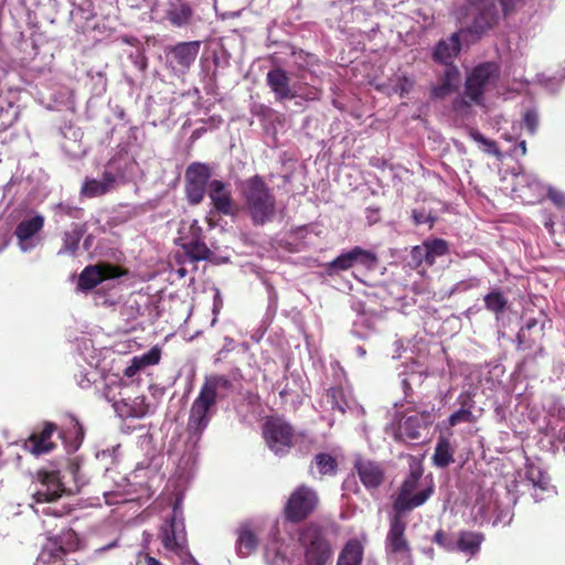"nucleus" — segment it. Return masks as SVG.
I'll list each match as a JSON object with an SVG mask.
<instances>
[{"label":"nucleus","instance_id":"nucleus-1","mask_svg":"<svg viewBox=\"0 0 565 565\" xmlns=\"http://www.w3.org/2000/svg\"><path fill=\"white\" fill-rule=\"evenodd\" d=\"M232 385L231 380L225 375L205 377L198 397L191 405L186 424L189 440L193 445L201 440L203 431L207 428L220 392L230 390Z\"/></svg>","mask_w":565,"mask_h":565},{"label":"nucleus","instance_id":"nucleus-2","mask_svg":"<svg viewBox=\"0 0 565 565\" xmlns=\"http://www.w3.org/2000/svg\"><path fill=\"white\" fill-rule=\"evenodd\" d=\"M238 190L254 225L262 226L274 220L277 211L276 198L263 177L255 174L241 181Z\"/></svg>","mask_w":565,"mask_h":565},{"label":"nucleus","instance_id":"nucleus-3","mask_svg":"<svg viewBox=\"0 0 565 565\" xmlns=\"http://www.w3.org/2000/svg\"><path fill=\"white\" fill-rule=\"evenodd\" d=\"M424 469L420 465L411 466V469L401 483L393 501V512L408 513L422 507L435 492L433 479L423 478Z\"/></svg>","mask_w":565,"mask_h":565},{"label":"nucleus","instance_id":"nucleus-4","mask_svg":"<svg viewBox=\"0 0 565 565\" xmlns=\"http://www.w3.org/2000/svg\"><path fill=\"white\" fill-rule=\"evenodd\" d=\"M498 77L499 67L497 64L487 62L476 66L466 77L463 95L454 99V110L467 113L471 104L482 105L486 89L494 85Z\"/></svg>","mask_w":565,"mask_h":565},{"label":"nucleus","instance_id":"nucleus-5","mask_svg":"<svg viewBox=\"0 0 565 565\" xmlns=\"http://www.w3.org/2000/svg\"><path fill=\"white\" fill-rule=\"evenodd\" d=\"M298 543L303 550L305 565H328L333 550L323 526L309 522L298 530Z\"/></svg>","mask_w":565,"mask_h":565},{"label":"nucleus","instance_id":"nucleus-6","mask_svg":"<svg viewBox=\"0 0 565 565\" xmlns=\"http://www.w3.org/2000/svg\"><path fill=\"white\" fill-rule=\"evenodd\" d=\"M379 266V257L375 252L365 249L361 246H354L343 250L337 258L327 266L329 275H335L341 271L353 269V277L359 282H365L360 274L375 270Z\"/></svg>","mask_w":565,"mask_h":565},{"label":"nucleus","instance_id":"nucleus-7","mask_svg":"<svg viewBox=\"0 0 565 565\" xmlns=\"http://www.w3.org/2000/svg\"><path fill=\"white\" fill-rule=\"evenodd\" d=\"M79 546V539L72 529L63 530L58 535L50 537L41 551L35 565H76L68 554Z\"/></svg>","mask_w":565,"mask_h":565},{"label":"nucleus","instance_id":"nucleus-8","mask_svg":"<svg viewBox=\"0 0 565 565\" xmlns=\"http://www.w3.org/2000/svg\"><path fill=\"white\" fill-rule=\"evenodd\" d=\"M318 492L307 484L297 486L288 495L282 509L284 518L290 523H301L319 508Z\"/></svg>","mask_w":565,"mask_h":565},{"label":"nucleus","instance_id":"nucleus-9","mask_svg":"<svg viewBox=\"0 0 565 565\" xmlns=\"http://www.w3.org/2000/svg\"><path fill=\"white\" fill-rule=\"evenodd\" d=\"M159 539L167 551L173 552L181 558H190L195 565H198L188 551L184 519L178 503L173 505L170 519H168L161 526Z\"/></svg>","mask_w":565,"mask_h":565},{"label":"nucleus","instance_id":"nucleus-10","mask_svg":"<svg viewBox=\"0 0 565 565\" xmlns=\"http://www.w3.org/2000/svg\"><path fill=\"white\" fill-rule=\"evenodd\" d=\"M263 436L268 448L276 455H286L296 444V431L290 423L279 416L267 417Z\"/></svg>","mask_w":565,"mask_h":565},{"label":"nucleus","instance_id":"nucleus-11","mask_svg":"<svg viewBox=\"0 0 565 565\" xmlns=\"http://www.w3.org/2000/svg\"><path fill=\"white\" fill-rule=\"evenodd\" d=\"M162 19L171 28L179 30H192L203 21L199 4L189 0H167Z\"/></svg>","mask_w":565,"mask_h":565},{"label":"nucleus","instance_id":"nucleus-12","mask_svg":"<svg viewBox=\"0 0 565 565\" xmlns=\"http://www.w3.org/2000/svg\"><path fill=\"white\" fill-rule=\"evenodd\" d=\"M177 242L192 260H207L213 255L202 241V228L198 225L196 221L189 225L186 232L184 226L181 227Z\"/></svg>","mask_w":565,"mask_h":565},{"label":"nucleus","instance_id":"nucleus-13","mask_svg":"<svg viewBox=\"0 0 565 565\" xmlns=\"http://www.w3.org/2000/svg\"><path fill=\"white\" fill-rule=\"evenodd\" d=\"M44 216L34 213L23 218L15 227L14 235L23 253H29L41 243L40 232L44 227Z\"/></svg>","mask_w":565,"mask_h":565},{"label":"nucleus","instance_id":"nucleus-14","mask_svg":"<svg viewBox=\"0 0 565 565\" xmlns=\"http://www.w3.org/2000/svg\"><path fill=\"white\" fill-rule=\"evenodd\" d=\"M406 513L393 512L390 518V529L385 539V550L391 554H401L406 557L411 556V545L405 535L406 522L404 516Z\"/></svg>","mask_w":565,"mask_h":565},{"label":"nucleus","instance_id":"nucleus-15","mask_svg":"<svg viewBox=\"0 0 565 565\" xmlns=\"http://www.w3.org/2000/svg\"><path fill=\"white\" fill-rule=\"evenodd\" d=\"M200 49L201 41L179 42L167 49V62L174 71L185 73L194 63Z\"/></svg>","mask_w":565,"mask_h":565},{"label":"nucleus","instance_id":"nucleus-16","mask_svg":"<svg viewBox=\"0 0 565 565\" xmlns=\"http://www.w3.org/2000/svg\"><path fill=\"white\" fill-rule=\"evenodd\" d=\"M56 431L57 426L54 423L44 422L41 427L35 428L24 440V450L36 457L50 454L56 448V444L52 439L53 434Z\"/></svg>","mask_w":565,"mask_h":565},{"label":"nucleus","instance_id":"nucleus-17","mask_svg":"<svg viewBox=\"0 0 565 565\" xmlns=\"http://www.w3.org/2000/svg\"><path fill=\"white\" fill-rule=\"evenodd\" d=\"M38 481L39 486L33 493L36 503L56 501L65 492L58 471H39Z\"/></svg>","mask_w":565,"mask_h":565},{"label":"nucleus","instance_id":"nucleus-18","mask_svg":"<svg viewBox=\"0 0 565 565\" xmlns=\"http://www.w3.org/2000/svg\"><path fill=\"white\" fill-rule=\"evenodd\" d=\"M207 195L217 213L231 216L236 214L237 206L234 202L230 184L222 180H211L209 183Z\"/></svg>","mask_w":565,"mask_h":565},{"label":"nucleus","instance_id":"nucleus-19","mask_svg":"<svg viewBox=\"0 0 565 565\" xmlns=\"http://www.w3.org/2000/svg\"><path fill=\"white\" fill-rule=\"evenodd\" d=\"M129 278V271L110 263L100 262L86 266L81 273L77 282H104L105 280Z\"/></svg>","mask_w":565,"mask_h":565},{"label":"nucleus","instance_id":"nucleus-20","mask_svg":"<svg viewBox=\"0 0 565 565\" xmlns=\"http://www.w3.org/2000/svg\"><path fill=\"white\" fill-rule=\"evenodd\" d=\"M499 19V11L493 0H479L473 4V20L470 31L482 34L491 29Z\"/></svg>","mask_w":565,"mask_h":565},{"label":"nucleus","instance_id":"nucleus-21","mask_svg":"<svg viewBox=\"0 0 565 565\" xmlns=\"http://www.w3.org/2000/svg\"><path fill=\"white\" fill-rule=\"evenodd\" d=\"M266 84L275 96L276 102H284L297 97L290 86V78L281 67H275L267 72Z\"/></svg>","mask_w":565,"mask_h":565},{"label":"nucleus","instance_id":"nucleus-22","mask_svg":"<svg viewBox=\"0 0 565 565\" xmlns=\"http://www.w3.org/2000/svg\"><path fill=\"white\" fill-rule=\"evenodd\" d=\"M523 486L530 492L535 502L545 500L553 492L550 478L540 469H535L533 467L526 470Z\"/></svg>","mask_w":565,"mask_h":565},{"label":"nucleus","instance_id":"nucleus-23","mask_svg":"<svg viewBox=\"0 0 565 565\" xmlns=\"http://www.w3.org/2000/svg\"><path fill=\"white\" fill-rule=\"evenodd\" d=\"M354 469L367 490H375L384 482V469L375 461L359 459L354 462Z\"/></svg>","mask_w":565,"mask_h":565},{"label":"nucleus","instance_id":"nucleus-24","mask_svg":"<svg viewBox=\"0 0 565 565\" xmlns=\"http://www.w3.org/2000/svg\"><path fill=\"white\" fill-rule=\"evenodd\" d=\"M461 83V75L456 65L445 66L444 74L438 83L431 88V96L437 99H444L455 93Z\"/></svg>","mask_w":565,"mask_h":565},{"label":"nucleus","instance_id":"nucleus-25","mask_svg":"<svg viewBox=\"0 0 565 565\" xmlns=\"http://www.w3.org/2000/svg\"><path fill=\"white\" fill-rule=\"evenodd\" d=\"M544 337V323H539L535 318L526 321L518 333L519 348L522 350L539 348L542 351L541 341Z\"/></svg>","mask_w":565,"mask_h":565},{"label":"nucleus","instance_id":"nucleus-26","mask_svg":"<svg viewBox=\"0 0 565 565\" xmlns=\"http://www.w3.org/2000/svg\"><path fill=\"white\" fill-rule=\"evenodd\" d=\"M116 180V175L106 170L100 180L87 178L82 185L81 194L87 198L104 195L115 188Z\"/></svg>","mask_w":565,"mask_h":565},{"label":"nucleus","instance_id":"nucleus-27","mask_svg":"<svg viewBox=\"0 0 565 565\" xmlns=\"http://www.w3.org/2000/svg\"><path fill=\"white\" fill-rule=\"evenodd\" d=\"M76 291L90 295L96 306H113L119 300L115 285L108 287L100 285H77Z\"/></svg>","mask_w":565,"mask_h":565},{"label":"nucleus","instance_id":"nucleus-28","mask_svg":"<svg viewBox=\"0 0 565 565\" xmlns=\"http://www.w3.org/2000/svg\"><path fill=\"white\" fill-rule=\"evenodd\" d=\"M460 52L458 33H452L448 39L440 40L433 53L434 61L447 65H454L452 61Z\"/></svg>","mask_w":565,"mask_h":565},{"label":"nucleus","instance_id":"nucleus-29","mask_svg":"<svg viewBox=\"0 0 565 565\" xmlns=\"http://www.w3.org/2000/svg\"><path fill=\"white\" fill-rule=\"evenodd\" d=\"M428 423L425 422V415H411L406 417L398 426L396 437L403 440H418L422 431L426 429Z\"/></svg>","mask_w":565,"mask_h":565},{"label":"nucleus","instance_id":"nucleus-30","mask_svg":"<svg viewBox=\"0 0 565 565\" xmlns=\"http://www.w3.org/2000/svg\"><path fill=\"white\" fill-rule=\"evenodd\" d=\"M86 224L73 223L71 230L63 232L62 246L58 255H75L78 249L79 242L86 233Z\"/></svg>","mask_w":565,"mask_h":565},{"label":"nucleus","instance_id":"nucleus-31","mask_svg":"<svg viewBox=\"0 0 565 565\" xmlns=\"http://www.w3.org/2000/svg\"><path fill=\"white\" fill-rule=\"evenodd\" d=\"M363 547L358 540H350L341 551L337 565H361Z\"/></svg>","mask_w":565,"mask_h":565},{"label":"nucleus","instance_id":"nucleus-32","mask_svg":"<svg viewBox=\"0 0 565 565\" xmlns=\"http://www.w3.org/2000/svg\"><path fill=\"white\" fill-rule=\"evenodd\" d=\"M455 461L454 449L448 438L440 437L436 444L433 462L438 468H446Z\"/></svg>","mask_w":565,"mask_h":565},{"label":"nucleus","instance_id":"nucleus-33","mask_svg":"<svg viewBox=\"0 0 565 565\" xmlns=\"http://www.w3.org/2000/svg\"><path fill=\"white\" fill-rule=\"evenodd\" d=\"M483 539V534L481 533L462 531L459 533L457 547L463 553L475 555L479 552Z\"/></svg>","mask_w":565,"mask_h":565},{"label":"nucleus","instance_id":"nucleus-34","mask_svg":"<svg viewBox=\"0 0 565 565\" xmlns=\"http://www.w3.org/2000/svg\"><path fill=\"white\" fill-rule=\"evenodd\" d=\"M236 545H237L238 554L241 556H248L254 551H256V548L258 546V540L249 526H247V525L241 526V529L238 531V537H237Z\"/></svg>","mask_w":565,"mask_h":565},{"label":"nucleus","instance_id":"nucleus-35","mask_svg":"<svg viewBox=\"0 0 565 565\" xmlns=\"http://www.w3.org/2000/svg\"><path fill=\"white\" fill-rule=\"evenodd\" d=\"M211 174V169L207 164L193 162L185 170V181L203 184L209 188Z\"/></svg>","mask_w":565,"mask_h":565},{"label":"nucleus","instance_id":"nucleus-36","mask_svg":"<svg viewBox=\"0 0 565 565\" xmlns=\"http://www.w3.org/2000/svg\"><path fill=\"white\" fill-rule=\"evenodd\" d=\"M313 463L318 468L319 475L321 477L324 476H334L338 470V461L337 459L327 452H319L313 458Z\"/></svg>","mask_w":565,"mask_h":565},{"label":"nucleus","instance_id":"nucleus-37","mask_svg":"<svg viewBox=\"0 0 565 565\" xmlns=\"http://www.w3.org/2000/svg\"><path fill=\"white\" fill-rule=\"evenodd\" d=\"M424 243L428 253V265H433L438 257L449 253V244L443 238H427Z\"/></svg>","mask_w":565,"mask_h":565},{"label":"nucleus","instance_id":"nucleus-38","mask_svg":"<svg viewBox=\"0 0 565 565\" xmlns=\"http://www.w3.org/2000/svg\"><path fill=\"white\" fill-rule=\"evenodd\" d=\"M52 210L54 212V216L56 217V221H60L65 216L74 218V220H79L84 214V211L82 207L72 205L68 202L56 203L52 206Z\"/></svg>","mask_w":565,"mask_h":565},{"label":"nucleus","instance_id":"nucleus-39","mask_svg":"<svg viewBox=\"0 0 565 565\" xmlns=\"http://www.w3.org/2000/svg\"><path fill=\"white\" fill-rule=\"evenodd\" d=\"M328 403H330L332 409L339 411L344 414L348 407L347 399L344 397L343 390L341 387H331L327 392Z\"/></svg>","mask_w":565,"mask_h":565},{"label":"nucleus","instance_id":"nucleus-40","mask_svg":"<svg viewBox=\"0 0 565 565\" xmlns=\"http://www.w3.org/2000/svg\"><path fill=\"white\" fill-rule=\"evenodd\" d=\"M484 303L487 309L499 313L504 311L508 299L501 291L495 290L484 297Z\"/></svg>","mask_w":565,"mask_h":565},{"label":"nucleus","instance_id":"nucleus-41","mask_svg":"<svg viewBox=\"0 0 565 565\" xmlns=\"http://www.w3.org/2000/svg\"><path fill=\"white\" fill-rule=\"evenodd\" d=\"M207 186L191 181H185V194L188 202L192 205H196L202 202Z\"/></svg>","mask_w":565,"mask_h":565},{"label":"nucleus","instance_id":"nucleus-42","mask_svg":"<svg viewBox=\"0 0 565 565\" xmlns=\"http://www.w3.org/2000/svg\"><path fill=\"white\" fill-rule=\"evenodd\" d=\"M468 134H469V137L473 141L483 145L486 147L484 150L487 152L495 154V156L499 154V150H498L497 143L494 141H492V140L487 139L479 130L470 129Z\"/></svg>","mask_w":565,"mask_h":565},{"label":"nucleus","instance_id":"nucleus-43","mask_svg":"<svg viewBox=\"0 0 565 565\" xmlns=\"http://www.w3.org/2000/svg\"><path fill=\"white\" fill-rule=\"evenodd\" d=\"M476 416L470 411L458 409L448 417L449 426L454 427L460 423H473Z\"/></svg>","mask_w":565,"mask_h":565},{"label":"nucleus","instance_id":"nucleus-44","mask_svg":"<svg viewBox=\"0 0 565 565\" xmlns=\"http://www.w3.org/2000/svg\"><path fill=\"white\" fill-rule=\"evenodd\" d=\"M523 121L531 135H534L539 127V114L535 109H527L524 113Z\"/></svg>","mask_w":565,"mask_h":565},{"label":"nucleus","instance_id":"nucleus-45","mask_svg":"<svg viewBox=\"0 0 565 565\" xmlns=\"http://www.w3.org/2000/svg\"><path fill=\"white\" fill-rule=\"evenodd\" d=\"M142 367L149 366V365H156L159 363L161 358V352L158 348H152L147 353L142 354L141 356H138Z\"/></svg>","mask_w":565,"mask_h":565},{"label":"nucleus","instance_id":"nucleus-46","mask_svg":"<svg viewBox=\"0 0 565 565\" xmlns=\"http://www.w3.org/2000/svg\"><path fill=\"white\" fill-rule=\"evenodd\" d=\"M411 258H412V262L414 264H416V265H419L423 262L428 264V253H427V248H426L424 242H423L422 245L414 246L412 248V250H411Z\"/></svg>","mask_w":565,"mask_h":565},{"label":"nucleus","instance_id":"nucleus-47","mask_svg":"<svg viewBox=\"0 0 565 565\" xmlns=\"http://www.w3.org/2000/svg\"><path fill=\"white\" fill-rule=\"evenodd\" d=\"M457 403L460 406L459 409L472 412L475 407L473 394L469 391L461 392L457 397Z\"/></svg>","mask_w":565,"mask_h":565},{"label":"nucleus","instance_id":"nucleus-48","mask_svg":"<svg viewBox=\"0 0 565 565\" xmlns=\"http://www.w3.org/2000/svg\"><path fill=\"white\" fill-rule=\"evenodd\" d=\"M433 541L437 545H439V546H441V547H444L446 550H452L454 548L452 547V541L448 537V535L446 534V532L444 530H438L435 533Z\"/></svg>","mask_w":565,"mask_h":565},{"label":"nucleus","instance_id":"nucleus-49","mask_svg":"<svg viewBox=\"0 0 565 565\" xmlns=\"http://www.w3.org/2000/svg\"><path fill=\"white\" fill-rule=\"evenodd\" d=\"M136 565H163L159 559L151 556L149 553H139L137 556Z\"/></svg>","mask_w":565,"mask_h":565},{"label":"nucleus","instance_id":"nucleus-50","mask_svg":"<svg viewBox=\"0 0 565 565\" xmlns=\"http://www.w3.org/2000/svg\"><path fill=\"white\" fill-rule=\"evenodd\" d=\"M365 217L367 220L369 225H374L379 223L381 220L380 209L374 206L366 207Z\"/></svg>","mask_w":565,"mask_h":565},{"label":"nucleus","instance_id":"nucleus-51","mask_svg":"<svg viewBox=\"0 0 565 565\" xmlns=\"http://www.w3.org/2000/svg\"><path fill=\"white\" fill-rule=\"evenodd\" d=\"M274 113V110L266 106V105H263V104H255L253 107H252V114L257 116V117H263V118H267L269 117L271 114Z\"/></svg>","mask_w":565,"mask_h":565},{"label":"nucleus","instance_id":"nucleus-52","mask_svg":"<svg viewBox=\"0 0 565 565\" xmlns=\"http://www.w3.org/2000/svg\"><path fill=\"white\" fill-rule=\"evenodd\" d=\"M142 367L141 365V362L139 360L138 356H135L132 360H131V363L129 366L126 367L124 374L127 376V377H132L135 376Z\"/></svg>","mask_w":565,"mask_h":565},{"label":"nucleus","instance_id":"nucleus-53","mask_svg":"<svg viewBox=\"0 0 565 565\" xmlns=\"http://www.w3.org/2000/svg\"><path fill=\"white\" fill-rule=\"evenodd\" d=\"M412 217H413V221L416 225H420V224H425V223H428V222H433V218L430 217L429 214H427L425 211H418V210H414L412 212Z\"/></svg>","mask_w":565,"mask_h":565},{"label":"nucleus","instance_id":"nucleus-54","mask_svg":"<svg viewBox=\"0 0 565 565\" xmlns=\"http://www.w3.org/2000/svg\"><path fill=\"white\" fill-rule=\"evenodd\" d=\"M70 422L73 426V431H74V438H75V441H78L81 443L84 438V429H83V426L79 424V422L74 417V416H70Z\"/></svg>","mask_w":565,"mask_h":565},{"label":"nucleus","instance_id":"nucleus-55","mask_svg":"<svg viewBox=\"0 0 565 565\" xmlns=\"http://www.w3.org/2000/svg\"><path fill=\"white\" fill-rule=\"evenodd\" d=\"M548 198L557 205V206H565V193L551 189L548 191Z\"/></svg>","mask_w":565,"mask_h":565},{"label":"nucleus","instance_id":"nucleus-56","mask_svg":"<svg viewBox=\"0 0 565 565\" xmlns=\"http://www.w3.org/2000/svg\"><path fill=\"white\" fill-rule=\"evenodd\" d=\"M130 58L139 71L143 72L147 68V57L142 53L130 55Z\"/></svg>","mask_w":565,"mask_h":565},{"label":"nucleus","instance_id":"nucleus-57","mask_svg":"<svg viewBox=\"0 0 565 565\" xmlns=\"http://www.w3.org/2000/svg\"><path fill=\"white\" fill-rule=\"evenodd\" d=\"M223 307V299L217 288L214 289L213 313H218Z\"/></svg>","mask_w":565,"mask_h":565},{"label":"nucleus","instance_id":"nucleus-58","mask_svg":"<svg viewBox=\"0 0 565 565\" xmlns=\"http://www.w3.org/2000/svg\"><path fill=\"white\" fill-rule=\"evenodd\" d=\"M42 513L47 514V515L62 516V515L67 514L68 510L65 507H63L60 510L53 509L51 507H47V508L42 510Z\"/></svg>","mask_w":565,"mask_h":565},{"label":"nucleus","instance_id":"nucleus-59","mask_svg":"<svg viewBox=\"0 0 565 565\" xmlns=\"http://www.w3.org/2000/svg\"><path fill=\"white\" fill-rule=\"evenodd\" d=\"M512 152L514 154H518L520 152V156H525L526 154V141L525 140H521L516 143V146L514 147V149L512 150Z\"/></svg>","mask_w":565,"mask_h":565},{"label":"nucleus","instance_id":"nucleus-60","mask_svg":"<svg viewBox=\"0 0 565 565\" xmlns=\"http://www.w3.org/2000/svg\"><path fill=\"white\" fill-rule=\"evenodd\" d=\"M321 97V92L317 88L312 89V90H309L306 95H305V99L307 100H319Z\"/></svg>","mask_w":565,"mask_h":565},{"label":"nucleus","instance_id":"nucleus-61","mask_svg":"<svg viewBox=\"0 0 565 565\" xmlns=\"http://www.w3.org/2000/svg\"><path fill=\"white\" fill-rule=\"evenodd\" d=\"M9 243L7 233L0 231V252L3 250Z\"/></svg>","mask_w":565,"mask_h":565},{"label":"nucleus","instance_id":"nucleus-62","mask_svg":"<svg viewBox=\"0 0 565 565\" xmlns=\"http://www.w3.org/2000/svg\"><path fill=\"white\" fill-rule=\"evenodd\" d=\"M97 76H98V81H99V83L102 85L100 92H105V89H106V79H105V77L103 76L102 73H98Z\"/></svg>","mask_w":565,"mask_h":565},{"label":"nucleus","instance_id":"nucleus-63","mask_svg":"<svg viewBox=\"0 0 565 565\" xmlns=\"http://www.w3.org/2000/svg\"><path fill=\"white\" fill-rule=\"evenodd\" d=\"M529 185H530L531 188H535V189H536V188H539V186H540V182L537 181V179H536V178H533V179L529 182Z\"/></svg>","mask_w":565,"mask_h":565},{"label":"nucleus","instance_id":"nucleus-64","mask_svg":"<svg viewBox=\"0 0 565 565\" xmlns=\"http://www.w3.org/2000/svg\"><path fill=\"white\" fill-rule=\"evenodd\" d=\"M501 4H502L503 10L507 12L508 11V3H507V1L502 0Z\"/></svg>","mask_w":565,"mask_h":565}]
</instances>
